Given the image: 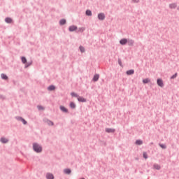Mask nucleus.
I'll return each mask as SVG.
<instances>
[{
    "label": "nucleus",
    "mask_w": 179,
    "mask_h": 179,
    "mask_svg": "<svg viewBox=\"0 0 179 179\" xmlns=\"http://www.w3.org/2000/svg\"><path fill=\"white\" fill-rule=\"evenodd\" d=\"M48 90H55V87L54 85H50L48 87Z\"/></svg>",
    "instance_id": "aec40b11"
},
{
    "label": "nucleus",
    "mask_w": 179,
    "mask_h": 179,
    "mask_svg": "<svg viewBox=\"0 0 179 179\" xmlns=\"http://www.w3.org/2000/svg\"><path fill=\"white\" fill-rule=\"evenodd\" d=\"M134 2H139V0H133Z\"/></svg>",
    "instance_id": "c9c22d12"
},
{
    "label": "nucleus",
    "mask_w": 179,
    "mask_h": 179,
    "mask_svg": "<svg viewBox=\"0 0 179 179\" xmlns=\"http://www.w3.org/2000/svg\"><path fill=\"white\" fill-rule=\"evenodd\" d=\"M144 159H148V154L146 152H143Z\"/></svg>",
    "instance_id": "7c9ffc66"
},
{
    "label": "nucleus",
    "mask_w": 179,
    "mask_h": 179,
    "mask_svg": "<svg viewBox=\"0 0 179 179\" xmlns=\"http://www.w3.org/2000/svg\"><path fill=\"white\" fill-rule=\"evenodd\" d=\"M150 82V79L149 78H145L143 80V83H149Z\"/></svg>",
    "instance_id": "dca6fc26"
},
{
    "label": "nucleus",
    "mask_w": 179,
    "mask_h": 179,
    "mask_svg": "<svg viewBox=\"0 0 179 179\" xmlns=\"http://www.w3.org/2000/svg\"><path fill=\"white\" fill-rule=\"evenodd\" d=\"M142 143H143V142L142 141H141V140H137L136 141V145H142Z\"/></svg>",
    "instance_id": "4be33fe9"
},
{
    "label": "nucleus",
    "mask_w": 179,
    "mask_h": 179,
    "mask_svg": "<svg viewBox=\"0 0 179 179\" xmlns=\"http://www.w3.org/2000/svg\"><path fill=\"white\" fill-rule=\"evenodd\" d=\"M18 120H19V121H22V122L24 124V125H26V124H27V122L22 117H18Z\"/></svg>",
    "instance_id": "f8f14e48"
},
{
    "label": "nucleus",
    "mask_w": 179,
    "mask_h": 179,
    "mask_svg": "<svg viewBox=\"0 0 179 179\" xmlns=\"http://www.w3.org/2000/svg\"><path fill=\"white\" fill-rule=\"evenodd\" d=\"M157 83L158 86H159L160 87H163V86H164V84L163 83V80L160 78L157 80Z\"/></svg>",
    "instance_id": "f03ea898"
},
{
    "label": "nucleus",
    "mask_w": 179,
    "mask_h": 179,
    "mask_svg": "<svg viewBox=\"0 0 179 179\" xmlns=\"http://www.w3.org/2000/svg\"><path fill=\"white\" fill-rule=\"evenodd\" d=\"M22 62H23L24 64H26V62H27V59H26V57H22Z\"/></svg>",
    "instance_id": "393cba45"
},
{
    "label": "nucleus",
    "mask_w": 179,
    "mask_h": 179,
    "mask_svg": "<svg viewBox=\"0 0 179 179\" xmlns=\"http://www.w3.org/2000/svg\"><path fill=\"white\" fill-rule=\"evenodd\" d=\"M46 122L48 125H54V122H51L50 120H47Z\"/></svg>",
    "instance_id": "a878e982"
},
{
    "label": "nucleus",
    "mask_w": 179,
    "mask_h": 179,
    "mask_svg": "<svg viewBox=\"0 0 179 179\" xmlns=\"http://www.w3.org/2000/svg\"><path fill=\"white\" fill-rule=\"evenodd\" d=\"M135 71L134 70H129L127 71V75H134Z\"/></svg>",
    "instance_id": "ddd939ff"
},
{
    "label": "nucleus",
    "mask_w": 179,
    "mask_h": 179,
    "mask_svg": "<svg viewBox=\"0 0 179 179\" xmlns=\"http://www.w3.org/2000/svg\"><path fill=\"white\" fill-rule=\"evenodd\" d=\"M5 22L6 23H12V20L9 17H7V18L5 19Z\"/></svg>",
    "instance_id": "f3484780"
},
{
    "label": "nucleus",
    "mask_w": 179,
    "mask_h": 179,
    "mask_svg": "<svg viewBox=\"0 0 179 179\" xmlns=\"http://www.w3.org/2000/svg\"><path fill=\"white\" fill-rule=\"evenodd\" d=\"M177 78V73L171 77V79H176Z\"/></svg>",
    "instance_id": "cd10ccee"
},
{
    "label": "nucleus",
    "mask_w": 179,
    "mask_h": 179,
    "mask_svg": "<svg viewBox=\"0 0 179 179\" xmlns=\"http://www.w3.org/2000/svg\"><path fill=\"white\" fill-rule=\"evenodd\" d=\"M60 110L62 111H63V113H68V109H66V108H65L64 106H60Z\"/></svg>",
    "instance_id": "1a4fd4ad"
},
{
    "label": "nucleus",
    "mask_w": 179,
    "mask_h": 179,
    "mask_svg": "<svg viewBox=\"0 0 179 179\" xmlns=\"http://www.w3.org/2000/svg\"><path fill=\"white\" fill-rule=\"evenodd\" d=\"M120 43L122 45H125V44H127V43H128V40L123 38V39L120 40Z\"/></svg>",
    "instance_id": "39448f33"
},
{
    "label": "nucleus",
    "mask_w": 179,
    "mask_h": 179,
    "mask_svg": "<svg viewBox=\"0 0 179 179\" xmlns=\"http://www.w3.org/2000/svg\"><path fill=\"white\" fill-rule=\"evenodd\" d=\"M33 148H34V150L35 152H36L37 153H40V152H41L43 150V148H41V146H40L37 143H34L33 145Z\"/></svg>",
    "instance_id": "f257e3e1"
},
{
    "label": "nucleus",
    "mask_w": 179,
    "mask_h": 179,
    "mask_svg": "<svg viewBox=\"0 0 179 179\" xmlns=\"http://www.w3.org/2000/svg\"><path fill=\"white\" fill-rule=\"evenodd\" d=\"M82 179H85V178H82Z\"/></svg>",
    "instance_id": "4c0bfd02"
},
{
    "label": "nucleus",
    "mask_w": 179,
    "mask_h": 179,
    "mask_svg": "<svg viewBox=\"0 0 179 179\" xmlns=\"http://www.w3.org/2000/svg\"><path fill=\"white\" fill-rule=\"evenodd\" d=\"M65 174H71V169H64Z\"/></svg>",
    "instance_id": "412c9836"
},
{
    "label": "nucleus",
    "mask_w": 179,
    "mask_h": 179,
    "mask_svg": "<svg viewBox=\"0 0 179 179\" xmlns=\"http://www.w3.org/2000/svg\"><path fill=\"white\" fill-rule=\"evenodd\" d=\"M99 78H100V76H99V74H96L95 76H94V78H93L94 82H97V80H99Z\"/></svg>",
    "instance_id": "6e6552de"
},
{
    "label": "nucleus",
    "mask_w": 179,
    "mask_h": 179,
    "mask_svg": "<svg viewBox=\"0 0 179 179\" xmlns=\"http://www.w3.org/2000/svg\"><path fill=\"white\" fill-rule=\"evenodd\" d=\"M106 132H108V133H114V132H115V129H106Z\"/></svg>",
    "instance_id": "9d476101"
},
{
    "label": "nucleus",
    "mask_w": 179,
    "mask_h": 179,
    "mask_svg": "<svg viewBox=\"0 0 179 179\" xmlns=\"http://www.w3.org/2000/svg\"><path fill=\"white\" fill-rule=\"evenodd\" d=\"M38 110H44V108L41 106H38Z\"/></svg>",
    "instance_id": "473e14b6"
},
{
    "label": "nucleus",
    "mask_w": 179,
    "mask_h": 179,
    "mask_svg": "<svg viewBox=\"0 0 179 179\" xmlns=\"http://www.w3.org/2000/svg\"><path fill=\"white\" fill-rule=\"evenodd\" d=\"M71 94L72 97H78V94L74 92H72Z\"/></svg>",
    "instance_id": "c85d7f7f"
},
{
    "label": "nucleus",
    "mask_w": 179,
    "mask_h": 179,
    "mask_svg": "<svg viewBox=\"0 0 179 179\" xmlns=\"http://www.w3.org/2000/svg\"><path fill=\"white\" fill-rule=\"evenodd\" d=\"M169 7L171 9H176L177 8V4L176 3H171L169 5Z\"/></svg>",
    "instance_id": "9b49d317"
},
{
    "label": "nucleus",
    "mask_w": 179,
    "mask_h": 179,
    "mask_svg": "<svg viewBox=\"0 0 179 179\" xmlns=\"http://www.w3.org/2000/svg\"><path fill=\"white\" fill-rule=\"evenodd\" d=\"M80 50L81 52H85V48H83V46H80Z\"/></svg>",
    "instance_id": "bb28decb"
},
{
    "label": "nucleus",
    "mask_w": 179,
    "mask_h": 179,
    "mask_svg": "<svg viewBox=\"0 0 179 179\" xmlns=\"http://www.w3.org/2000/svg\"><path fill=\"white\" fill-rule=\"evenodd\" d=\"M119 64H120V65H121V62H119Z\"/></svg>",
    "instance_id": "e433bc0d"
},
{
    "label": "nucleus",
    "mask_w": 179,
    "mask_h": 179,
    "mask_svg": "<svg viewBox=\"0 0 179 179\" xmlns=\"http://www.w3.org/2000/svg\"><path fill=\"white\" fill-rule=\"evenodd\" d=\"M1 78H3L4 80H8V76L7 75L2 73L1 75Z\"/></svg>",
    "instance_id": "4468645a"
},
{
    "label": "nucleus",
    "mask_w": 179,
    "mask_h": 179,
    "mask_svg": "<svg viewBox=\"0 0 179 179\" xmlns=\"http://www.w3.org/2000/svg\"><path fill=\"white\" fill-rule=\"evenodd\" d=\"M154 169H155L156 170H160V166H159L157 164H155Z\"/></svg>",
    "instance_id": "b1692460"
},
{
    "label": "nucleus",
    "mask_w": 179,
    "mask_h": 179,
    "mask_svg": "<svg viewBox=\"0 0 179 179\" xmlns=\"http://www.w3.org/2000/svg\"><path fill=\"white\" fill-rule=\"evenodd\" d=\"M160 148H162V149H166V145H163V144H159Z\"/></svg>",
    "instance_id": "c756f323"
},
{
    "label": "nucleus",
    "mask_w": 179,
    "mask_h": 179,
    "mask_svg": "<svg viewBox=\"0 0 179 179\" xmlns=\"http://www.w3.org/2000/svg\"><path fill=\"white\" fill-rule=\"evenodd\" d=\"M69 31H75V30L78 29V27L73 25V26L69 27Z\"/></svg>",
    "instance_id": "20e7f679"
},
{
    "label": "nucleus",
    "mask_w": 179,
    "mask_h": 179,
    "mask_svg": "<svg viewBox=\"0 0 179 179\" xmlns=\"http://www.w3.org/2000/svg\"><path fill=\"white\" fill-rule=\"evenodd\" d=\"M65 23H66V20H61L59 22V24L62 25L65 24Z\"/></svg>",
    "instance_id": "5701e85b"
},
{
    "label": "nucleus",
    "mask_w": 179,
    "mask_h": 179,
    "mask_svg": "<svg viewBox=\"0 0 179 179\" xmlns=\"http://www.w3.org/2000/svg\"><path fill=\"white\" fill-rule=\"evenodd\" d=\"M129 43L130 45H134V41L131 40V41H129Z\"/></svg>",
    "instance_id": "2f4dec72"
},
{
    "label": "nucleus",
    "mask_w": 179,
    "mask_h": 179,
    "mask_svg": "<svg viewBox=\"0 0 179 179\" xmlns=\"http://www.w3.org/2000/svg\"><path fill=\"white\" fill-rule=\"evenodd\" d=\"M70 107L71 108H75L76 107V105L73 102L70 103Z\"/></svg>",
    "instance_id": "a211bd4d"
},
{
    "label": "nucleus",
    "mask_w": 179,
    "mask_h": 179,
    "mask_svg": "<svg viewBox=\"0 0 179 179\" xmlns=\"http://www.w3.org/2000/svg\"><path fill=\"white\" fill-rule=\"evenodd\" d=\"M30 65H31V63H29V64H26V68H27V66H30Z\"/></svg>",
    "instance_id": "f704fd0d"
},
{
    "label": "nucleus",
    "mask_w": 179,
    "mask_h": 179,
    "mask_svg": "<svg viewBox=\"0 0 179 179\" xmlns=\"http://www.w3.org/2000/svg\"><path fill=\"white\" fill-rule=\"evenodd\" d=\"M79 31H85V28H80Z\"/></svg>",
    "instance_id": "72a5a7b5"
},
{
    "label": "nucleus",
    "mask_w": 179,
    "mask_h": 179,
    "mask_svg": "<svg viewBox=\"0 0 179 179\" xmlns=\"http://www.w3.org/2000/svg\"><path fill=\"white\" fill-rule=\"evenodd\" d=\"M105 17L106 16L103 13H99L98 15V18L99 19V20H104Z\"/></svg>",
    "instance_id": "7ed1b4c3"
},
{
    "label": "nucleus",
    "mask_w": 179,
    "mask_h": 179,
    "mask_svg": "<svg viewBox=\"0 0 179 179\" xmlns=\"http://www.w3.org/2000/svg\"><path fill=\"white\" fill-rule=\"evenodd\" d=\"M78 101H80L81 103H86V99L82 97V96H78Z\"/></svg>",
    "instance_id": "423d86ee"
},
{
    "label": "nucleus",
    "mask_w": 179,
    "mask_h": 179,
    "mask_svg": "<svg viewBox=\"0 0 179 179\" xmlns=\"http://www.w3.org/2000/svg\"><path fill=\"white\" fill-rule=\"evenodd\" d=\"M46 178L47 179H54V175H52V173H47Z\"/></svg>",
    "instance_id": "0eeeda50"
},
{
    "label": "nucleus",
    "mask_w": 179,
    "mask_h": 179,
    "mask_svg": "<svg viewBox=\"0 0 179 179\" xmlns=\"http://www.w3.org/2000/svg\"><path fill=\"white\" fill-rule=\"evenodd\" d=\"M86 15L87 16H92V11L90 10H87L86 11Z\"/></svg>",
    "instance_id": "6ab92c4d"
},
{
    "label": "nucleus",
    "mask_w": 179,
    "mask_h": 179,
    "mask_svg": "<svg viewBox=\"0 0 179 179\" xmlns=\"http://www.w3.org/2000/svg\"><path fill=\"white\" fill-rule=\"evenodd\" d=\"M1 142L2 143H7L8 139L6 138H1Z\"/></svg>",
    "instance_id": "2eb2a0df"
}]
</instances>
